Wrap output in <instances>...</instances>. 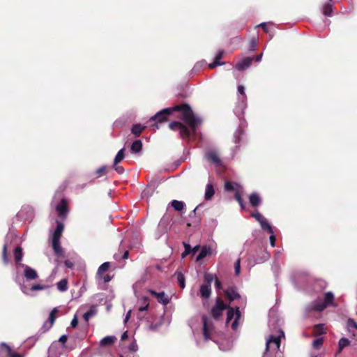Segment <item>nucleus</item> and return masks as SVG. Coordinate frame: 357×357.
<instances>
[{"label": "nucleus", "mask_w": 357, "mask_h": 357, "mask_svg": "<svg viewBox=\"0 0 357 357\" xmlns=\"http://www.w3.org/2000/svg\"><path fill=\"white\" fill-rule=\"evenodd\" d=\"M173 112H178L177 118L185 124L180 121H172L169 124V129L179 131L180 137L183 139H189L191 137H195L197 127L202 123V119L195 116L191 107L187 103L165 108L157 112L149 119L151 129L154 131L159 129L158 123L166 122Z\"/></svg>", "instance_id": "nucleus-1"}, {"label": "nucleus", "mask_w": 357, "mask_h": 357, "mask_svg": "<svg viewBox=\"0 0 357 357\" xmlns=\"http://www.w3.org/2000/svg\"><path fill=\"white\" fill-rule=\"evenodd\" d=\"M227 320L226 322L229 323L235 317L234 321L231 324V328L233 330H236L238 326V320L241 318V312L238 307L235 308L230 306H227Z\"/></svg>", "instance_id": "nucleus-2"}, {"label": "nucleus", "mask_w": 357, "mask_h": 357, "mask_svg": "<svg viewBox=\"0 0 357 357\" xmlns=\"http://www.w3.org/2000/svg\"><path fill=\"white\" fill-rule=\"evenodd\" d=\"M227 306L220 297H217L215 304L211 311V316L216 320L220 319L222 316L223 311L227 308Z\"/></svg>", "instance_id": "nucleus-3"}, {"label": "nucleus", "mask_w": 357, "mask_h": 357, "mask_svg": "<svg viewBox=\"0 0 357 357\" xmlns=\"http://www.w3.org/2000/svg\"><path fill=\"white\" fill-rule=\"evenodd\" d=\"M205 158L209 162L216 167L222 166V162L218 153L215 151H209L205 154Z\"/></svg>", "instance_id": "nucleus-4"}, {"label": "nucleus", "mask_w": 357, "mask_h": 357, "mask_svg": "<svg viewBox=\"0 0 357 357\" xmlns=\"http://www.w3.org/2000/svg\"><path fill=\"white\" fill-rule=\"evenodd\" d=\"M57 313H58L57 308H54L51 311V312L50 314V316H49L48 321H46L43 324V327L41 328V330H42L43 333L47 332L48 330H50L52 327V326H53V324H54V321L56 320V314Z\"/></svg>", "instance_id": "nucleus-5"}, {"label": "nucleus", "mask_w": 357, "mask_h": 357, "mask_svg": "<svg viewBox=\"0 0 357 357\" xmlns=\"http://www.w3.org/2000/svg\"><path fill=\"white\" fill-rule=\"evenodd\" d=\"M149 293L157 298L158 303L167 305L169 303V298L167 295L164 292H156L154 290L150 289L149 290Z\"/></svg>", "instance_id": "nucleus-6"}, {"label": "nucleus", "mask_w": 357, "mask_h": 357, "mask_svg": "<svg viewBox=\"0 0 357 357\" xmlns=\"http://www.w3.org/2000/svg\"><path fill=\"white\" fill-rule=\"evenodd\" d=\"M56 210L59 215L65 219L68 213V202L66 199H62L60 204L56 206Z\"/></svg>", "instance_id": "nucleus-7"}, {"label": "nucleus", "mask_w": 357, "mask_h": 357, "mask_svg": "<svg viewBox=\"0 0 357 357\" xmlns=\"http://www.w3.org/2000/svg\"><path fill=\"white\" fill-rule=\"evenodd\" d=\"M253 60H254V57H250V56L245 57L244 59H243L241 61H238L236 64L235 68L237 70H238L239 71L245 70V69L248 68L251 66Z\"/></svg>", "instance_id": "nucleus-8"}, {"label": "nucleus", "mask_w": 357, "mask_h": 357, "mask_svg": "<svg viewBox=\"0 0 357 357\" xmlns=\"http://www.w3.org/2000/svg\"><path fill=\"white\" fill-rule=\"evenodd\" d=\"M224 294L225 297L229 301V303L241 298V296L236 290V288L233 287H229L228 289L224 290Z\"/></svg>", "instance_id": "nucleus-9"}, {"label": "nucleus", "mask_w": 357, "mask_h": 357, "mask_svg": "<svg viewBox=\"0 0 357 357\" xmlns=\"http://www.w3.org/2000/svg\"><path fill=\"white\" fill-rule=\"evenodd\" d=\"M274 343L276 345L277 349H279L281 344V337L270 335L266 340V351H268L270 349V344Z\"/></svg>", "instance_id": "nucleus-10"}, {"label": "nucleus", "mask_w": 357, "mask_h": 357, "mask_svg": "<svg viewBox=\"0 0 357 357\" xmlns=\"http://www.w3.org/2000/svg\"><path fill=\"white\" fill-rule=\"evenodd\" d=\"M224 54H225L224 50H219L218 54L215 56L214 61L213 63L208 64V68L212 69L218 66L223 65L225 63L220 62V60L223 57Z\"/></svg>", "instance_id": "nucleus-11"}, {"label": "nucleus", "mask_w": 357, "mask_h": 357, "mask_svg": "<svg viewBox=\"0 0 357 357\" xmlns=\"http://www.w3.org/2000/svg\"><path fill=\"white\" fill-rule=\"evenodd\" d=\"M224 188L227 192L234 191L235 192L238 190H242V188L240 185L229 181H225Z\"/></svg>", "instance_id": "nucleus-12"}, {"label": "nucleus", "mask_w": 357, "mask_h": 357, "mask_svg": "<svg viewBox=\"0 0 357 357\" xmlns=\"http://www.w3.org/2000/svg\"><path fill=\"white\" fill-rule=\"evenodd\" d=\"M38 273L33 268L26 266L24 268V277L27 280H34L38 278Z\"/></svg>", "instance_id": "nucleus-13"}, {"label": "nucleus", "mask_w": 357, "mask_h": 357, "mask_svg": "<svg viewBox=\"0 0 357 357\" xmlns=\"http://www.w3.org/2000/svg\"><path fill=\"white\" fill-rule=\"evenodd\" d=\"M63 229V224L56 220V227L53 233L52 239L60 240Z\"/></svg>", "instance_id": "nucleus-14"}, {"label": "nucleus", "mask_w": 357, "mask_h": 357, "mask_svg": "<svg viewBox=\"0 0 357 357\" xmlns=\"http://www.w3.org/2000/svg\"><path fill=\"white\" fill-rule=\"evenodd\" d=\"M327 306L326 305V304H324V302H321V301H315L311 303L310 306V310L317 312H321Z\"/></svg>", "instance_id": "nucleus-15"}, {"label": "nucleus", "mask_w": 357, "mask_h": 357, "mask_svg": "<svg viewBox=\"0 0 357 357\" xmlns=\"http://www.w3.org/2000/svg\"><path fill=\"white\" fill-rule=\"evenodd\" d=\"M0 347L6 351L8 357H24V356L20 354L13 352L10 347L5 342H2L0 344Z\"/></svg>", "instance_id": "nucleus-16"}, {"label": "nucleus", "mask_w": 357, "mask_h": 357, "mask_svg": "<svg viewBox=\"0 0 357 357\" xmlns=\"http://www.w3.org/2000/svg\"><path fill=\"white\" fill-rule=\"evenodd\" d=\"M202 321H203V335H204V339L206 340H208L211 338V329L208 324L207 318L205 316H204L202 317Z\"/></svg>", "instance_id": "nucleus-17"}, {"label": "nucleus", "mask_w": 357, "mask_h": 357, "mask_svg": "<svg viewBox=\"0 0 357 357\" xmlns=\"http://www.w3.org/2000/svg\"><path fill=\"white\" fill-rule=\"evenodd\" d=\"M211 294V288L208 284H202L200 287V294L203 298H208Z\"/></svg>", "instance_id": "nucleus-18"}, {"label": "nucleus", "mask_w": 357, "mask_h": 357, "mask_svg": "<svg viewBox=\"0 0 357 357\" xmlns=\"http://www.w3.org/2000/svg\"><path fill=\"white\" fill-rule=\"evenodd\" d=\"M211 250L210 248L207 246L202 247L199 254L197 255L196 258V261H199L205 258L207 255H211Z\"/></svg>", "instance_id": "nucleus-19"}, {"label": "nucleus", "mask_w": 357, "mask_h": 357, "mask_svg": "<svg viewBox=\"0 0 357 357\" xmlns=\"http://www.w3.org/2000/svg\"><path fill=\"white\" fill-rule=\"evenodd\" d=\"M52 248L56 256L60 257L63 255V250L60 245V240L52 239Z\"/></svg>", "instance_id": "nucleus-20"}, {"label": "nucleus", "mask_w": 357, "mask_h": 357, "mask_svg": "<svg viewBox=\"0 0 357 357\" xmlns=\"http://www.w3.org/2000/svg\"><path fill=\"white\" fill-rule=\"evenodd\" d=\"M215 194L213 185L211 183H208L206 186L204 198L206 200H210Z\"/></svg>", "instance_id": "nucleus-21"}, {"label": "nucleus", "mask_w": 357, "mask_h": 357, "mask_svg": "<svg viewBox=\"0 0 357 357\" xmlns=\"http://www.w3.org/2000/svg\"><path fill=\"white\" fill-rule=\"evenodd\" d=\"M249 201L250 204L253 207H257L261 204V198L259 197V195L253 192L252 193L249 197Z\"/></svg>", "instance_id": "nucleus-22"}, {"label": "nucleus", "mask_w": 357, "mask_h": 357, "mask_svg": "<svg viewBox=\"0 0 357 357\" xmlns=\"http://www.w3.org/2000/svg\"><path fill=\"white\" fill-rule=\"evenodd\" d=\"M116 338L114 336H106L103 337L100 342L101 347H107L112 345Z\"/></svg>", "instance_id": "nucleus-23"}, {"label": "nucleus", "mask_w": 357, "mask_h": 357, "mask_svg": "<svg viewBox=\"0 0 357 357\" xmlns=\"http://www.w3.org/2000/svg\"><path fill=\"white\" fill-rule=\"evenodd\" d=\"M324 304L328 307L329 305L335 306L334 303V295L332 292L328 291L324 294Z\"/></svg>", "instance_id": "nucleus-24"}, {"label": "nucleus", "mask_w": 357, "mask_h": 357, "mask_svg": "<svg viewBox=\"0 0 357 357\" xmlns=\"http://www.w3.org/2000/svg\"><path fill=\"white\" fill-rule=\"evenodd\" d=\"M146 126H142L140 124H134L131 128V132L136 137H139Z\"/></svg>", "instance_id": "nucleus-25"}, {"label": "nucleus", "mask_w": 357, "mask_h": 357, "mask_svg": "<svg viewBox=\"0 0 357 357\" xmlns=\"http://www.w3.org/2000/svg\"><path fill=\"white\" fill-rule=\"evenodd\" d=\"M110 266L111 264L109 262H105L102 264H101L98 269L97 276L98 278H101L102 275H103L104 273L107 271Z\"/></svg>", "instance_id": "nucleus-26"}, {"label": "nucleus", "mask_w": 357, "mask_h": 357, "mask_svg": "<svg viewBox=\"0 0 357 357\" xmlns=\"http://www.w3.org/2000/svg\"><path fill=\"white\" fill-rule=\"evenodd\" d=\"M259 224L262 229L267 231L271 234H273V228L266 218L260 221Z\"/></svg>", "instance_id": "nucleus-27"}, {"label": "nucleus", "mask_w": 357, "mask_h": 357, "mask_svg": "<svg viewBox=\"0 0 357 357\" xmlns=\"http://www.w3.org/2000/svg\"><path fill=\"white\" fill-rule=\"evenodd\" d=\"M142 149V143L141 140L135 141L131 145V151L134 153H139Z\"/></svg>", "instance_id": "nucleus-28"}, {"label": "nucleus", "mask_w": 357, "mask_h": 357, "mask_svg": "<svg viewBox=\"0 0 357 357\" xmlns=\"http://www.w3.org/2000/svg\"><path fill=\"white\" fill-rule=\"evenodd\" d=\"M171 206L176 211H181L184 208L185 204L181 201L173 200L171 202Z\"/></svg>", "instance_id": "nucleus-29"}, {"label": "nucleus", "mask_w": 357, "mask_h": 357, "mask_svg": "<svg viewBox=\"0 0 357 357\" xmlns=\"http://www.w3.org/2000/svg\"><path fill=\"white\" fill-rule=\"evenodd\" d=\"M23 257L22 249L20 246H17L14 250V258L17 263L22 261Z\"/></svg>", "instance_id": "nucleus-30"}, {"label": "nucleus", "mask_w": 357, "mask_h": 357, "mask_svg": "<svg viewBox=\"0 0 357 357\" xmlns=\"http://www.w3.org/2000/svg\"><path fill=\"white\" fill-rule=\"evenodd\" d=\"M350 344V341L346 338V337H342L340 340H339V343H338V352L340 353L342 349L349 346Z\"/></svg>", "instance_id": "nucleus-31"}, {"label": "nucleus", "mask_w": 357, "mask_h": 357, "mask_svg": "<svg viewBox=\"0 0 357 357\" xmlns=\"http://www.w3.org/2000/svg\"><path fill=\"white\" fill-rule=\"evenodd\" d=\"M176 279H177V282H178L179 287L181 289H184L185 287V277H184L183 274L181 272H176Z\"/></svg>", "instance_id": "nucleus-32"}, {"label": "nucleus", "mask_w": 357, "mask_h": 357, "mask_svg": "<svg viewBox=\"0 0 357 357\" xmlns=\"http://www.w3.org/2000/svg\"><path fill=\"white\" fill-rule=\"evenodd\" d=\"M125 149H122L117 153L116 155L115 156L114 160V165H118L120 162H121L125 157L124 154Z\"/></svg>", "instance_id": "nucleus-33"}, {"label": "nucleus", "mask_w": 357, "mask_h": 357, "mask_svg": "<svg viewBox=\"0 0 357 357\" xmlns=\"http://www.w3.org/2000/svg\"><path fill=\"white\" fill-rule=\"evenodd\" d=\"M57 288L61 291H65L68 289V280L63 279L57 282Z\"/></svg>", "instance_id": "nucleus-34"}, {"label": "nucleus", "mask_w": 357, "mask_h": 357, "mask_svg": "<svg viewBox=\"0 0 357 357\" xmlns=\"http://www.w3.org/2000/svg\"><path fill=\"white\" fill-rule=\"evenodd\" d=\"M333 12V6L331 3H326L323 7V13L326 16H331Z\"/></svg>", "instance_id": "nucleus-35"}, {"label": "nucleus", "mask_w": 357, "mask_h": 357, "mask_svg": "<svg viewBox=\"0 0 357 357\" xmlns=\"http://www.w3.org/2000/svg\"><path fill=\"white\" fill-rule=\"evenodd\" d=\"M314 333L316 335H320L321 334L325 333L324 328L323 324H317L315 325L314 327Z\"/></svg>", "instance_id": "nucleus-36"}, {"label": "nucleus", "mask_w": 357, "mask_h": 357, "mask_svg": "<svg viewBox=\"0 0 357 357\" xmlns=\"http://www.w3.org/2000/svg\"><path fill=\"white\" fill-rule=\"evenodd\" d=\"M238 91L242 96V97H241V98H242V105H243V107H245V100L246 99V96H245V88H244V86H242V85H239L238 86Z\"/></svg>", "instance_id": "nucleus-37"}, {"label": "nucleus", "mask_w": 357, "mask_h": 357, "mask_svg": "<svg viewBox=\"0 0 357 357\" xmlns=\"http://www.w3.org/2000/svg\"><path fill=\"white\" fill-rule=\"evenodd\" d=\"M49 287L47 285L44 284H36L31 286V291H38V290H45L47 289Z\"/></svg>", "instance_id": "nucleus-38"}, {"label": "nucleus", "mask_w": 357, "mask_h": 357, "mask_svg": "<svg viewBox=\"0 0 357 357\" xmlns=\"http://www.w3.org/2000/svg\"><path fill=\"white\" fill-rule=\"evenodd\" d=\"M142 302L145 305L144 306L139 307V310L142 312L147 310L149 306V298L146 296L142 298Z\"/></svg>", "instance_id": "nucleus-39"}, {"label": "nucleus", "mask_w": 357, "mask_h": 357, "mask_svg": "<svg viewBox=\"0 0 357 357\" xmlns=\"http://www.w3.org/2000/svg\"><path fill=\"white\" fill-rule=\"evenodd\" d=\"M2 259L4 262V264H8V253H7V245L5 244L3 247L2 250Z\"/></svg>", "instance_id": "nucleus-40"}, {"label": "nucleus", "mask_w": 357, "mask_h": 357, "mask_svg": "<svg viewBox=\"0 0 357 357\" xmlns=\"http://www.w3.org/2000/svg\"><path fill=\"white\" fill-rule=\"evenodd\" d=\"M213 279H214V277L212 274L208 273H206L204 274V281L206 282V284H208L211 287Z\"/></svg>", "instance_id": "nucleus-41"}, {"label": "nucleus", "mask_w": 357, "mask_h": 357, "mask_svg": "<svg viewBox=\"0 0 357 357\" xmlns=\"http://www.w3.org/2000/svg\"><path fill=\"white\" fill-rule=\"evenodd\" d=\"M106 172H107V167L102 166L96 170V174L97 175L96 176L100 177L102 175H105L106 174Z\"/></svg>", "instance_id": "nucleus-42"}, {"label": "nucleus", "mask_w": 357, "mask_h": 357, "mask_svg": "<svg viewBox=\"0 0 357 357\" xmlns=\"http://www.w3.org/2000/svg\"><path fill=\"white\" fill-rule=\"evenodd\" d=\"M323 338L320 337V338H317L315 340H314L313 342H312V345L314 348L316 349H319L320 347L323 344Z\"/></svg>", "instance_id": "nucleus-43"}, {"label": "nucleus", "mask_w": 357, "mask_h": 357, "mask_svg": "<svg viewBox=\"0 0 357 357\" xmlns=\"http://www.w3.org/2000/svg\"><path fill=\"white\" fill-rule=\"evenodd\" d=\"M94 314L95 310L91 308L89 311L84 314V319L87 321Z\"/></svg>", "instance_id": "nucleus-44"}, {"label": "nucleus", "mask_w": 357, "mask_h": 357, "mask_svg": "<svg viewBox=\"0 0 357 357\" xmlns=\"http://www.w3.org/2000/svg\"><path fill=\"white\" fill-rule=\"evenodd\" d=\"M234 271L235 274L236 275H238L241 271V260L240 259H238V260L234 264Z\"/></svg>", "instance_id": "nucleus-45"}, {"label": "nucleus", "mask_w": 357, "mask_h": 357, "mask_svg": "<svg viewBox=\"0 0 357 357\" xmlns=\"http://www.w3.org/2000/svg\"><path fill=\"white\" fill-rule=\"evenodd\" d=\"M57 347L56 344L53 343L48 349L49 356H56L55 349Z\"/></svg>", "instance_id": "nucleus-46"}, {"label": "nucleus", "mask_w": 357, "mask_h": 357, "mask_svg": "<svg viewBox=\"0 0 357 357\" xmlns=\"http://www.w3.org/2000/svg\"><path fill=\"white\" fill-rule=\"evenodd\" d=\"M129 351L134 353V352H136L138 349V347H137V344L136 343L135 341L132 342L130 343V344L129 345Z\"/></svg>", "instance_id": "nucleus-47"}, {"label": "nucleus", "mask_w": 357, "mask_h": 357, "mask_svg": "<svg viewBox=\"0 0 357 357\" xmlns=\"http://www.w3.org/2000/svg\"><path fill=\"white\" fill-rule=\"evenodd\" d=\"M347 327L349 328H354L357 329V323L352 319H349L347 321Z\"/></svg>", "instance_id": "nucleus-48"}, {"label": "nucleus", "mask_w": 357, "mask_h": 357, "mask_svg": "<svg viewBox=\"0 0 357 357\" xmlns=\"http://www.w3.org/2000/svg\"><path fill=\"white\" fill-rule=\"evenodd\" d=\"M251 216L255 218L259 222L264 218L263 215L259 212L252 213Z\"/></svg>", "instance_id": "nucleus-49"}, {"label": "nucleus", "mask_w": 357, "mask_h": 357, "mask_svg": "<svg viewBox=\"0 0 357 357\" xmlns=\"http://www.w3.org/2000/svg\"><path fill=\"white\" fill-rule=\"evenodd\" d=\"M241 190H238L235 192L234 198L238 202H242V196L241 193Z\"/></svg>", "instance_id": "nucleus-50"}, {"label": "nucleus", "mask_w": 357, "mask_h": 357, "mask_svg": "<svg viewBox=\"0 0 357 357\" xmlns=\"http://www.w3.org/2000/svg\"><path fill=\"white\" fill-rule=\"evenodd\" d=\"M67 340H68V336H67V335H61V336L59 337V341L61 343H62V344H63V348H66V345H65V344H66V342H67Z\"/></svg>", "instance_id": "nucleus-51"}, {"label": "nucleus", "mask_w": 357, "mask_h": 357, "mask_svg": "<svg viewBox=\"0 0 357 357\" xmlns=\"http://www.w3.org/2000/svg\"><path fill=\"white\" fill-rule=\"evenodd\" d=\"M78 325V319L77 316H75L74 318L72 319L70 326L72 328H76Z\"/></svg>", "instance_id": "nucleus-52"}, {"label": "nucleus", "mask_w": 357, "mask_h": 357, "mask_svg": "<svg viewBox=\"0 0 357 357\" xmlns=\"http://www.w3.org/2000/svg\"><path fill=\"white\" fill-rule=\"evenodd\" d=\"M99 279H102L105 282H108L112 280V276L107 274L105 275H102L101 278H98Z\"/></svg>", "instance_id": "nucleus-53"}, {"label": "nucleus", "mask_w": 357, "mask_h": 357, "mask_svg": "<svg viewBox=\"0 0 357 357\" xmlns=\"http://www.w3.org/2000/svg\"><path fill=\"white\" fill-rule=\"evenodd\" d=\"M114 169H115L116 172L118 174H121L124 172V169L122 166H118L117 165H114Z\"/></svg>", "instance_id": "nucleus-54"}, {"label": "nucleus", "mask_w": 357, "mask_h": 357, "mask_svg": "<svg viewBox=\"0 0 357 357\" xmlns=\"http://www.w3.org/2000/svg\"><path fill=\"white\" fill-rule=\"evenodd\" d=\"M262 29L263 30L267 33H271V31L269 30V28L268 27V25L266 24V23H261L260 25H259Z\"/></svg>", "instance_id": "nucleus-55"}, {"label": "nucleus", "mask_w": 357, "mask_h": 357, "mask_svg": "<svg viewBox=\"0 0 357 357\" xmlns=\"http://www.w3.org/2000/svg\"><path fill=\"white\" fill-rule=\"evenodd\" d=\"M275 241H276V238L274 235H273V234L271 235L270 236V243H271V245L272 247H275Z\"/></svg>", "instance_id": "nucleus-56"}, {"label": "nucleus", "mask_w": 357, "mask_h": 357, "mask_svg": "<svg viewBox=\"0 0 357 357\" xmlns=\"http://www.w3.org/2000/svg\"><path fill=\"white\" fill-rule=\"evenodd\" d=\"M215 288L217 289H220L222 288V283L221 282L218 280V278H215Z\"/></svg>", "instance_id": "nucleus-57"}, {"label": "nucleus", "mask_w": 357, "mask_h": 357, "mask_svg": "<svg viewBox=\"0 0 357 357\" xmlns=\"http://www.w3.org/2000/svg\"><path fill=\"white\" fill-rule=\"evenodd\" d=\"M183 245H184V248H185V251L189 252V253H192V248H191V246L186 243H183Z\"/></svg>", "instance_id": "nucleus-58"}, {"label": "nucleus", "mask_w": 357, "mask_h": 357, "mask_svg": "<svg viewBox=\"0 0 357 357\" xmlns=\"http://www.w3.org/2000/svg\"><path fill=\"white\" fill-rule=\"evenodd\" d=\"M64 264L68 268H72L73 266V264L69 260H66Z\"/></svg>", "instance_id": "nucleus-59"}, {"label": "nucleus", "mask_w": 357, "mask_h": 357, "mask_svg": "<svg viewBox=\"0 0 357 357\" xmlns=\"http://www.w3.org/2000/svg\"><path fill=\"white\" fill-rule=\"evenodd\" d=\"M199 250V245H196L192 248V253L195 255Z\"/></svg>", "instance_id": "nucleus-60"}, {"label": "nucleus", "mask_w": 357, "mask_h": 357, "mask_svg": "<svg viewBox=\"0 0 357 357\" xmlns=\"http://www.w3.org/2000/svg\"><path fill=\"white\" fill-rule=\"evenodd\" d=\"M128 332H127V331L124 332V333L122 334V335H121V340H125L126 339H127V338H128Z\"/></svg>", "instance_id": "nucleus-61"}, {"label": "nucleus", "mask_w": 357, "mask_h": 357, "mask_svg": "<svg viewBox=\"0 0 357 357\" xmlns=\"http://www.w3.org/2000/svg\"><path fill=\"white\" fill-rule=\"evenodd\" d=\"M253 57H254V59H255V61H256L257 62H259V61H261V59L262 54H259V55H258V56H253Z\"/></svg>", "instance_id": "nucleus-62"}, {"label": "nucleus", "mask_w": 357, "mask_h": 357, "mask_svg": "<svg viewBox=\"0 0 357 357\" xmlns=\"http://www.w3.org/2000/svg\"><path fill=\"white\" fill-rule=\"evenodd\" d=\"M128 255H129V252L128 250H126V252H124L122 257L123 259H127L128 258Z\"/></svg>", "instance_id": "nucleus-63"}, {"label": "nucleus", "mask_w": 357, "mask_h": 357, "mask_svg": "<svg viewBox=\"0 0 357 357\" xmlns=\"http://www.w3.org/2000/svg\"><path fill=\"white\" fill-rule=\"evenodd\" d=\"M268 351H266L265 350V351H264V354H263L262 357H271V356H270V355H269V354H268Z\"/></svg>", "instance_id": "nucleus-64"}]
</instances>
